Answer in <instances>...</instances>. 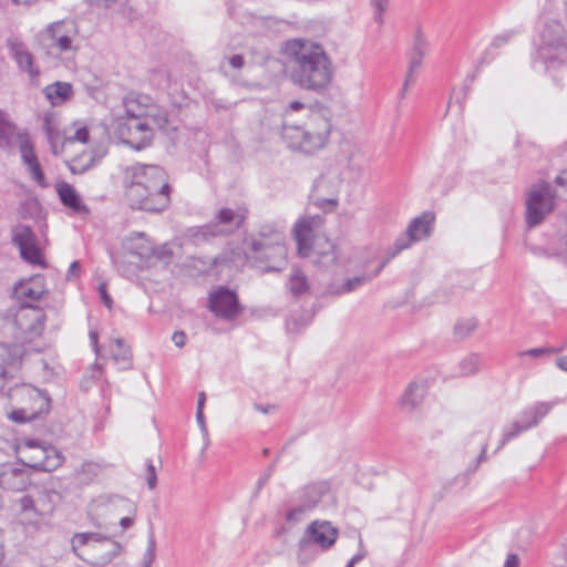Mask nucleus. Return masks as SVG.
I'll return each instance as SVG.
<instances>
[{
  "instance_id": "obj_64",
  "label": "nucleus",
  "mask_w": 567,
  "mask_h": 567,
  "mask_svg": "<svg viewBox=\"0 0 567 567\" xmlns=\"http://www.w3.org/2000/svg\"><path fill=\"white\" fill-rule=\"evenodd\" d=\"M555 184H556L557 186H567V169H566V171L560 172V173L555 177Z\"/></svg>"
},
{
  "instance_id": "obj_48",
  "label": "nucleus",
  "mask_w": 567,
  "mask_h": 567,
  "mask_svg": "<svg viewBox=\"0 0 567 567\" xmlns=\"http://www.w3.org/2000/svg\"><path fill=\"white\" fill-rule=\"evenodd\" d=\"M27 169L28 172L30 173L31 177L40 185V186H45L47 183H45V175H44V172L39 163L35 162L29 166H27Z\"/></svg>"
},
{
  "instance_id": "obj_59",
  "label": "nucleus",
  "mask_w": 567,
  "mask_h": 567,
  "mask_svg": "<svg viewBox=\"0 0 567 567\" xmlns=\"http://www.w3.org/2000/svg\"><path fill=\"white\" fill-rule=\"evenodd\" d=\"M227 60H228L229 65L236 70L241 69L245 64V60L241 54H234V55L229 56Z\"/></svg>"
},
{
  "instance_id": "obj_8",
  "label": "nucleus",
  "mask_w": 567,
  "mask_h": 567,
  "mask_svg": "<svg viewBox=\"0 0 567 567\" xmlns=\"http://www.w3.org/2000/svg\"><path fill=\"white\" fill-rule=\"evenodd\" d=\"M435 216L432 212H423L420 216L413 218L406 230L401 234L394 244L388 248L383 260L380 262V269H383L393 258L403 250L410 248L413 243L424 240L431 236L434 227Z\"/></svg>"
},
{
  "instance_id": "obj_29",
  "label": "nucleus",
  "mask_w": 567,
  "mask_h": 567,
  "mask_svg": "<svg viewBox=\"0 0 567 567\" xmlns=\"http://www.w3.org/2000/svg\"><path fill=\"white\" fill-rule=\"evenodd\" d=\"M286 287L295 299H300L310 291V284L307 275L297 266L291 268Z\"/></svg>"
},
{
  "instance_id": "obj_5",
  "label": "nucleus",
  "mask_w": 567,
  "mask_h": 567,
  "mask_svg": "<svg viewBox=\"0 0 567 567\" xmlns=\"http://www.w3.org/2000/svg\"><path fill=\"white\" fill-rule=\"evenodd\" d=\"M167 117H143L141 114L117 120L115 133L120 141L135 151L148 147L154 138V130L163 128Z\"/></svg>"
},
{
  "instance_id": "obj_22",
  "label": "nucleus",
  "mask_w": 567,
  "mask_h": 567,
  "mask_svg": "<svg viewBox=\"0 0 567 567\" xmlns=\"http://www.w3.org/2000/svg\"><path fill=\"white\" fill-rule=\"evenodd\" d=\"M123 247L127 254L136 257L142 264H151L154 245L144 233H132L126 236Z\"/></svg>"
},
{
  "instance_id": "obj_57",
  "label": "nucleus",
  "mask_w": 567,
  "mask_h": 567,
  "mask_svg": "<svg viewBox=\"0 0 567 567\" xmlns=\"http://www.w3.org/2000/svg\"><path fill=\"white\" fill-rule=\"evenodd\" d=\"M360 550L354 555L346 565V567H354L355 564L360 563L367 556V550L363 548L362 539L359 540Z\"/></svg>"
},
{
  "instance_id": "obj_60",
  "label": "nucleus",
  "mask_w": 567,
  "mask_h": 567,
  "mask_svg": "<svg viewBox=\"0 0 567 567\" xmlns=\"http://www.w3.org/2000/svg\"><path fill=\"white\" fill-rule=\"evenodd\" d=\"M186 333L184 331H175L173 333L172 340L176 347L183 348L186 343Z\"/></svg>"
},
{
  "instance_id": "obj_19",
  "label": "nucleus",
  "mask_w": 567,
  "mask_h": 567,
  "mask_svg": "<svg viewBox=\"0 0 567 567\" xmlns=\"http://www.w3.org/2000/svg\"><path fill=\"white\" fill-rule=\"evenodd\" d=\"M21 466L13 463L0 464V486L12 492L24 491L30 485V474L22 458H18Z\"/></svg>"
},
{
  "instance_id": "obj_62",
  "label": "nucleus",
  "mask_w": 567,
  "mask_h": 567,
  "mask_svg": "<svg viewBox=\"0 0 567 567\" xmlns=\"http://www.w3.org/2000/svg\"><path fill=\"white\" fill-rule=\"evenodd\" d=\"M519 558L516 554H508L504 567H518Z\"/></svg>"
},
{
  "instance_id": "obj_58",
  "label": "nucleus",
  "mask_w": 567,
  "mask_h": 567,
  "mask_svg": "<svg viewBox=\"0 0 567 567\" xmlns=\"http://www.w3.org/2000/svg\"><path fill=\"white\" fill-rule=\"evenodd\" d=\"M196 422H197V424H198L203 435L205 437H207L208 436V429H207V425H206V420H205L204 411H196Z\"/></svg>"
},
{
  "instance_id": "obj_38",
  "label": "nucleus",
  "mask_w": 567,
  "mask_h": 567,
  "mask_svg": "<svg viewBox=\"0 0 567 567\" xmlns=\"http://www.w3.org/2000/svg\"><path fill=\"white\" fill-rule=\"evenodd\" d=\"M513 35H514V31H512V30L505 31L504 33L496 35L493 39L489 48L485 50L482 58L480 59L477 69L482 64L488 63L494 58V55L491 54L492 49H498V48L507 44L511 41V39L513 38Z\"/></svg>"
},
{
  "instance_id": "obj_53",
  "label": "nucleus",
  "mask_w": 567,
  "mask_h": 567,
  "mask_svg": "<svg viewBox=\"0 0 567 567\" xmlns=\"http://www.w3.org/2000/svg\"><path fill=\"white\" fill-rule=\"evenodd\" d=\"M90 138V133L86 126H82L78 128L72 137H66L64 142H80V143H87Z\"/></svg>"
},
{
  "instance_id": "obj_17",
  "label": "nucleus",
  "mask_w": 567,
  "mask_h": 567,
  "mask_svg": "<svg viewBox=\"0 0 567 567\" xmlns=\"http://www.w3.org/2000/svg\"><path fill=\"white\" fill-rule=\"evenodd\" d=\"M339 530L328 520H315L306 529L299 547L305 550L311 543L321 549H330L337 542Z\"/></svg>"
},
{
  "instance_id": "obj_45",
  "label": "nucleus",
  "mask_w": 567,
  "mask_h": 567,
  "mask_svg": "<svg viewBox=\"0 0 567 567\" xmlns=\"http://www.w3.org/2000/svg\"><path fill=\"white\" fill-rule=\"evenodd\" d=\"M95 164H96V161L93 156L85 164H81L80 161L73 159L69 164V169L72 174L82 175L85 172H87L89 169H91L92 167H94Z\"/></svg>"
},
{
  "instance_id": "obj_21",
  "label": "nucleus",
  "mask_w": 567,
  "mask_h": 567,
  "mask_svg": "<svg viewBox=\"0 0 567 567\" xmlns=\"http://www.w3.org/2000/svg\"><path fill=\"white\" fill-rule=\"evenodd\" d=\"M7 48L19 69L22 72H27L31 79H35L39 76L40 71L34 66L33 55L27 49V45L18 38H8Z\"/></svg>"
},
{
  "instance_id": "obj_47",
  "label": "nucleus",
  "mask_w": 567,
  "mask_h": 567,
  "mask_svg": "<svg viewBox=\"0 0 567 567\" xmlns=\"http://www.w3.org/2000/svg\"><path fill=\"white\" fill-rule=\"evenodd\" d=\"M563 349H564V347H560V348H549V347L548 348H533V349L519 352V355L520 357L528 355L532 358H539L545 354L560 352Z\"/></svg>"
},
{
  "instance_id": "obj_10",
  "label": "nucleus",
  "mask_w": 567,
  "mask_h": 567,
  "mask_svg": "<svg viewBox=\"0 0 567 567\" xmlns=\"http://www.w3.org/2000/svg\"><path fill=\"white\" fill-rule=\"evenodd\" d=\"M172 187L169 184H163L156 188L147 186H126L125 198L132 209L144 210L147 213H162L171 204Z\"/></svg>"
},
{
  "instance_id": "obj_14",
  "label": "nucleus",
  "mask_w": 567,
  "mask_h": 567,
  "mask_svg": "<svg viewBox=\"0 0 567 567\" xmlns=\"http://www.w3.org/2000/svg\"><path fill=\"white\" fill-rule=\"evenodd\" d=\"M73 25L64 21H58L49 24L45 31L40 35L41 45L53 54L70 51L72 49Z\"/></svg>"
},
{
  "instance_id": "obj_63",
  "label": "nucleus",
  "mask_w": 567,
  "mask_h": 567,
  "mask_svg": "<svg viewBox=\"0 0 567 567\" xmlns=\"http://www.w3.org/2000/svg\"><path fill=\"white\" fill-rule=\"evenodd\" d=\"M555 184H556L557 186H567V169H566V171L560 172V173L555 177Z\"/></svg>"
},
{
  "instance_id": "obj_51",
  "label": "nucleus",
  "mask_w": 567,
  "mask_h": 567,
  "mask_svg": "<svg viewBox=\"0 0 567 567\" xmlns=\"http://www.w3.org/2000/svg\"><path fill=\"white\" fill-rule=\"evenodd\" d=\"M278 462V458H276L265 471V473L258 478L256 484V492L255 495L259 493V491L264 487V485L269 481L272 473L275 472L276 464Z\"/></svg>"
},
{
  "instance_id": "obj_26",
  "label": "nucleus",
  "mask_w": 567,
  "mask_h": 567,
  "mask_svg": "<svg viewBox=\"0 0 567 567\" xmlns=\"http://www.w3.org/2000/svg\"><path fill=\"white\" fill-rule=\"evenodd\" d=\"M40 458L31 457L24 465L35 471L52 472L64 462V456L52 446L40 449Z\"/></svg>"
},
{
  "instance_id": "obj_55",
  "label": "nucleus",
  "mask_w": 567,
  "mask_h": 567,
  "mask_svg": "<svg viewBox=\"0 0 567 567\" xmlns=\"http://www.w3.org/2000/svg\"><path fill=\"white\" fill-rule=\"evenodd\" d=\"M20 506L22 512L33 511L37 514L35 497L31 495H24L20 499Z\"/></svg>"
},
{
  "instance_id": "obj_52",
  "label": "nucleus",
  "mask_w": 567,
  "mask_h": 567,
  "mask_svg": "<svg viewBox=\"0 0 567 567\" xmlns=\"http://www.w3.org/2000/svg\"><path fill=\"white\" fill-rule=\"evenodd\" d=\"M371 3L373 8L375 9L374 12V20L382 24L383 23V12L386 10L389 0H371Z\"/></svg>"
},
{
  "instance_id": "obj_44",
  "label": "nucleus",
  "mask_w": 567,
  "mask_h": 567,
  "mask_svg": "<svg viewBox=\"0 0 567 567\" xmlns=\"http://www.w3.org/2000/svg\"><path fill=\"white\" fill-rule=\"evenodd\" d=\"M152 259H156L165 265H168L172 262L173 259V250L171 249L168 244H164L159 247H154Z\"/></svg>"
},
{
  "instance_id": "obj_46",
  "label": "nucleus",
  "mask_w": 567,
  "mask_h": 567,
  "mask_svg": "<svg viewBox=\"0 0 567 567\" xmlns=\"http://www.w3.org/2000/svg\"><path fill=\"white\" fill-rule=\"evenodd\" d=\"M155 550H156V542L154 535L151 534L147 540V547L144 554L143 565L142 567H151L152 563L155 559Z\"/></svg>"
},
{
  "instance_id": "obj_24",
  "label": "nucleus",
  "mask_w": 567,
  "mask_h": 567,
  "mask_svg": "<svg viewBox=\"0 0 567 567\" xmlns=\"http://www.w3.org/2000/svg\"><path fill=\"white\" fill-rule=\"evenodd\" d=\"M23 348L17 343H0V392L7 382L6 367H18L21 363Z\"/></svg>"
},
{
  "instance_id": "obj_11",
  "label": "nucleus",
  "mask_w": 567,
  "mask_h": 567,
  "mask_svg": "<svg viewBox=\"0 0 567 567\" xmlns=\"http://www.w3.org/2000/svg\"><path fill=\"white\" fill-rule=\"evenodd\" d=\"M557 194L548 182L534 185L526 197L525 220L528 228L539 226L555 209Z\"/></svg>"
},
{
  "instance_id": "obj_20",
  "label": "nucleus",
  "mask_w": 567,
  "mask_h": 567,
  "mask_svg": "<svg viewBox=\"0 0 567 567\" xmlns=\"http://www.w3.org/2000/svg\"><path fill=\"white\" fill-rule=\"evenodd\" d=\"M257 240L268 244L272 251V257L282 260L288 256V249L285 244V233L274 223H266L259 226L257 235H252Z\"/></svg>"
},
{
  "instance_id": "obj_12",
  "label": "nucleus",
  "mask_w": 567,
  "mask_h": 567,
  "mask_svg": "<svg viewBox=\"0 0 567 567\" xmlns=\"http://www.w3.org/2000/svg\"><path fill=\"white\" fill-rule=\"evenodd\" d=\"M207 309L224 321L236 320L244 312L237 292L227 286H217L208 292Z\"/></svg>"
},
{
  "instance_id": "obj_16",
  "label": "nucleus",
  "mask_w": 567,
  "mask_h": 567,
  "mask_svg": "<svg viewBox=\"0 0 567 567\" xmlns=\"http://www.w3.org/2000/svg\"><path fill=\"white\" fill-rule=\"evenodd\" d=\"M12 244L19 248L20 256L31 265L45 266L37 236L28 225H17L12 228Z\"/></svg>"
},
{
  "instance_id": "obj_4",
  "label": "nucleus",
  "mask_w": 567,
  "mask_h": 567,
  "mask_svg": "<svg viewBox=\"0 0 567 567\" xmlns=\"http://www.w3.org/2000/svg\"><path fill=\"white\" fill-rule=\"evenodd\" d=\"M248 216V209L243 206L237 208L223 207L214 219L205 225L190 227L186 230V236L195 244L199 245L212 238L231 235L240 229Z\"/></svg>"
},
{
  "instance_id": "obj_15",
  "label": "nucleus",
  "mask_w": 567,
  "mask_h": 567,
  "mask_svg": "<svg viewBox=\"0 0 567 567\" xmlns=\"http://www.w3.org/2000/svg\"><path fill=\"white\" fill-rule=\"evenodd\" d=\"M247 250L246 257L256 266H262V272H279L287 265V256L282 260L274 258L272 251L265 241L257 240L254 236H247L244 240Z\"/></svg>"
},
{
  "instance_id": "obj_40",
  "label": "nucleus",
  "mask_w": 567,
  "mask_h": 567,
  "mask_svg": "<svg viewBox=\"0 0 567 567\" xmlns=\"http://www.w3.org/2000/svg\"><path fill=\"white\" fill-rule=\"evenodd\" d=\"M482 365L481 357L476 353H471L460 362V375L470 377L478 372Z\"/></svg>"
},
{
  "instance_id": "obj_56",
  "label": "nucleus",
  "mask_w": 567,
  "mask_h": 567,
  "mask_svg": "<svg viewBox=\"0 0 567 567\" xmlns=\"http://www.w3.org/2000/svg\"><path fill=\"white\" fill-rule=\"evenodd\" d=\"M44 291L42 289L24 286L21 288V293L31 300H39Z\"/></svg>"
},
{
  "instance_id": "obj_37",
  "label": "nucleus",
  "mask_w": 567,
  "mask_h": 567,
  "mask_svg": "<svg viewBox=\"0 0 567 567\" xmlns=\"http://www.w3.org/2000/svg\"><path fill=\"white\" fill-rule=\"evenodd\" d=\"M477 326L475 318L460 319L454 326V338L458 341L465 340L477 329Z\"/></svg>"
},
{
  "instance_id": "obj_23",
  "label": "nucleus",
  "mask_w": 567,
  "mask_h": 567,
  "mask_svg": "<svg viewBox=\"0 0 567 567\" xmlns=\"http://www.w3.org/2000/svg\"><path fill=\"white\" fill-rule=\"evenodd\" d=\"M227 261V258L223 255L215 256L213 258L205 257H187L181 265L182 271L185 275L197 278L209 275L212 270Z\"/></svg>"
},
{
  "instance_id": "obj_30",
  "label": "nucleus",
  "mask_w": 567,
  "mask_h": 567,
  "mask_svg": "<svg viewBox=\"0 0 567 567\" xmlns=\"http://www.w3.org/2000/svg\"><path fill=\"white\" fill-rule=\"evenodd\" d=\"M43 94L53 106H59L73 96V87L71 83L56 81L47 85Z\"/></svg>"
},
{
  "instance_id": "obj_33",
  "label": "nucleus",
  "mask_w": 567,
  "mask_h": 567,
  "mask_svg": "<svg viewBox=\"0 0 567 567\" xmlns=\"http://www.w3.org/2000/svg\"><path fill=\"white\" fill-rule=\"evenodd\" d=\"M60 495L55 491H39L35 496L37 515L48 516L54 511L55 502Z\"/></svg>"
},
{
  "instance_id": "obj_6",
  "label": "nucleus",
  "mask_w": 567,
  "mask_h": 567,
  "mask_svg": "<svg viewBox=\"0 0 567 567\" xmlns=\"http://www.w3.org/2000/svg\"><path fill=\"white\" fill-rule=\"evenodd\" d=\"M9 396L23 403L21 408L13 409L8 417L19 424L42 419L50 412L51 398L45 390L27 384L10 389Z\"/></svg>"
},
{
  "instance_id": "obj_28",
  "label": "nucleus",
  "mask_w": 567,
  "mask_h": 567,
  "mask_svg": "<svg viewBox=\"0 0 567 567\" xmlns=\"http://www.w3.org/2000/svg\"><path fill=\"white\" fill-rule=\"evenodd\" d=\"M554 405L555 402H536L524 409L519 414V419L529 430L537 426L539 422L549 414Z\"/></svg>"
},
{
  "instance_id": "obj_1",
  "label": "nucleus",
  "mask_w": 567,
  "mask_h": 567,
  "mask_svg": "<svg viewBox=\"0 0 567 567\" xmlns=\"http://www.w3.org/2000/svg\"><path fill=\"white\" fill-rule=\"evenodd\" d=\"M291 80L301 89L321 92L330 84L333 66L322 45L295 39L287 43Z\"/></svg>"
},
{
  "instance_id": "obj_39",
  "label": "nucleus",
  "mask_w": 567,
  "mask_h": 567,
  "mask_svg": "<svg viewBox=\"0 0 567 567\" xmlns=\"http://www.w3.org/2000/svg\"><path fill=\"white\" fill-rule=\"evenodd\" d=\"M41 210L39 200L34 197H29L20 202L18 206V215L21 219L35 218Z\"/></svg>"
},
{
  "instance_id": "obj_2",
  "label": "nucleus",
  "mask_w": 567,
  "mask_h": 567,
  "mask_svg": "<svg viewBox=\"0 0 567 567\" xmlns=\"http://www.w3.org/2000/svg\"><path fill=\"white\" fill-rule=\"evenodd\" d=\"M313 235V218L302 217L293 227V238L297 252L302 258H309L316 266L329 268L336 264L338 252L336 245L326 237H318L311 243Z\"/></svg>"
},
{
  "instance_id": "obj_49",
  "label": "nucleus",
  "mask_w": 567,
  "mask_h": 567,
  "mask_svg": "<svg viewBox=\"0 0 567 567\" xmlns=\"http://www.w3.org/2000/svg\"><path fill=\"white\" fill-rule=\"evenodd\" d=\"M470 90H471V86L470 84H464L463 83V86L462 89L460 90V92H456L455 90H453L452 94H451V97H450V102H449V105H447V109L450 107L452 101L454 100L458 105L462 109L463 107V104L470 93Z\"/></svg>"
},
{
  "instance_id": "obj_41",
  "label": "nucleus",
  "mask_w": 567,
  "mask_h": 567,
  "mask_svg": "<svg viewBox=\"0 0 567 567\" xmlns=\"http://www.w3.org/2000/svg\"><path fill=\"white\" fill-rule=\"evenodd\" d=\"M528 429L524 424V422L519 419L517 421H514L508 429H504L502 439L499 441V444L495 451L497 453L499 450H502L507 442L517 437L520 433L524 431H527Z\"/></svg>"
},
{
  "instance_id": "obj_61",
  "label": "nucleus",
  "mask_w": 567,
  "mask_h": 567,
  "mask_svg": "<svg viewBox=\"0 0 567 567\" xmlns=\"http://www.w3.org/2000/svg\"><path fill=\"white\" fill-rule=\"evenodd\" d=\"M99 292H100V296H101V299H102L103 303L107 308H111L113 301H112V298L110 297V295L107 293V290H106V287H105L104 284L99 286Z\"/></svg>"
},
{
  "instance_id": "obj_3",
  "label": "nucleus",
  "mask_w": 567,
  "mask_h": 567,
  "mask_svg": "<svg viewBox=\"0 0 567 567\" xmlns=\"http://www.w3.org/2000/svg\"><path fill=\"white\" fill-rule=\"evenodd\" d=\"M71 547L76 557L92 565L110 563L122 549L120 543L100 532L73 534Z\"/></svg>"
},
{
  "instance_id": "obj_43",
  "label": "nucleus",
  "mask_w": 567,
  "mask_h": 567,
  "mask_svg": "<svg viewBox=\"0 0 567 567\" xmlns=\"http://www.w3.org/2000/svg\"><path fill=\"white\" fill-rule=\"evenodd\" d=\"M44 131L47 134L48 142L51 146V152L53 155H59V142H60V132L50 125L49 122L45 123Z\"/></svg>"
},
{
  "instance_id": "obj_36",
  "label": "nucleus",
  "mask_w": 567,
  "mask_h": 567,
  "mask_svg": "<svg viewBox=\"0 0 567 567\" xmlns=\"http://www.w3.org/2000/svg\"><path fill=\"white\" fill-rule=\"evenodd\" d=\"M16 128L17 126L8 120L7 114L0 110V148L10 147Z\"/></svg>"
},
{
  "instance_id": "obj_42",
  "label": "nucleus",
  "mask_w": 567,
  "mask_h": 567,
  "mask_svg": "<svg viewBox=\"0 0 567 567\" xmlns=\"http://www.w3.org/2000/svg\"><path fill=\"white\" fill-rule=\"evenodd\" d=\"M382 270L383 269H380V266H379L373 272H371L369 275L355 276L353 278L348 279L339 292L346 293V292H350V291L358 289L362 285L371 281L373 278L379 276V274Z\"/></svg>"
},
{
  "instance_id": "obj_34",
  "label": "nucleus",
  "mask_w": 567,
  "mask_h": 567,
  "mask_svg": "<svg viewBox=\"0 0 567 567\" xmlns=\"http://www.w3.org/2000/svg\"><path fill=\"white\" fill-rule=\"evenodd\" d=\"M112 359L121 369H127L131 365V349L125 346L123 339H115L110 346Z\"/></svg>"
},
{
  "instance_id": "obj_32",
  "label": "nucleus",
  "mask_w": 567,
  "mask_h": 567,
  "mask_svg": "<svg viewBox=\"0 0 567 567\" xmlns=\"http://www.w3.org/2000/svg\"><path fill=\"white\" fill-rule=\"evenodd\" d=\"M426 394V386L423 383L411 382L402 396V405L410 410L416 408Z\"/></svg>"
},
{
  "instance_id": "obj_13",
  "label": "nucleus",
  "mask_w": 567,
  "mask_h": 567,
  "mask_svg": "<svg viewBox=\"0 0 567 567\" xmlns=\"http://www.w3.org/2000/svg\"><path fill=\"white\" fill-rule=\"evenodd\" d=\"M124 183L125 187L141 184V186H147L153 189L163 184H169L168 176L163 167L145 164H135L127 167Z\"/></svg>"
},
{
  "instance_id": "obj_35",
  "label": "nucleus",
  "mask_w": 567,
  "mask_h": 567,
  "mask_svg": "<svg viewBox=\"0 0 567 567\" xmlns=\"http://www.w3.org/2000/svg\"><path fill=\"white\" fill-rule=\"evenodd\" d=\"M17 137L19 140V151L21 155L22 163L24 166H29L35 162H38L37 154L34 152L33 144L31 140L29 138V135L27 132H20L17 134Z\"/></svg>"
},
{
  "instance_id": "obj_9",
  "label": "nucleus",
  "mask_w": 567,
  "mask_h": 567,
  "mask_svg": "<svg viewBox=\"0 0 567 567\" xmlns=\"http://www.w3.org/2000/svg\"><path fill=\"white\" fill-rule=\"evenodd\" d=\"M330 134V124L328 121L322 120V127L320 131H311L298 125H282L281 137L287 146L293 151H299L305 154H313L322 148Z\"/></svg>"
},
{
  "instance_id": "obj_27",
  "label": "nucleus",
  "mask_w": 567,
  "mask_h": 567,
  "mask_svg": "<svg viewBox=\"0 0 567 567\" xmlns=\"http://www.w3.org/2000/svg\"><path fill=\"white\" fill-rule=\"evenodd\" d=\"M427 50V41L423 37L422 32L417 30L414 35L413 47L409 52V69H408V82L415 81V73L422 65L423 58Z\"/></svg>"
},
{
  "instance_id": "obj_7",
  "label": "nucleus",
  "mask_w": 567,
  "mask_h": 567,
  "mask_svg": "<svg viewBox=\"0 0 567 567\" xmlns=\"http://www.w3.org/2000/svg\"><path fill=\"white\" fill-rule=\"evenodd\" d=\"M534 61L542 62L547 69L567 62V38L559 22L553 21L545 25Z\"/></svg>"
},
{
  "instance_id": "obj_50",
  "label": "nucleus",
  "mask_w": 567,
  "mask_h": 567,
  "mask_svg": "<svg viewBox=\"0 0 567 567\" xmlns=\"http://www.w3.org/2000/svg\"><path fill=\"white\" fill-rule=\"evenodd\" d=\"M146 483L150 489H154L157 486L156 467L152 460L146 461Z\"/></svg>"
},
{
  "instance_id": "obj_54",
  "label": "nucleus",
  "mask_w": 567,
  "mask_h": 567,
  "mask_svg": "<svg viewBox=\"0 0 567 567\" xmlns=\"http://www.w3.org/2000/svg\"><path fill=\"white\" fill-rule=\"evenodd\" d=\"M29 308L34 315V317H33L34 323L27 327L25 329H28L30 331H35L38 329L35 324H38L39 328L42 329L44 326L45 316L35 307H29Z\"/></svg>"
},
{
  "instance_id": "obj_31",
  "label": "nucleus",
  "mask_w": 567,
  "mask_h": 567,
  "mask_svg": "<svg viewBox=\"0 0 567 567\" xmlns=\"http://www.w3.org/2000/svg\"><path fill=\"white\" fill-rule=\"evenodd\" d=\"M147 96L140 97H125L124 99V107H125V116L131 117L133 115H138L143 117H166L164 112L157 111V113H153L148 111L147 105L143 101H147Z\"/></svg>"
},
{
  "instance_id": "obj_18",
  "label": "nucleus",
  "mask_w": 567,
  "mask_h": 567,
  "mask_svg": "<svg viewBox=\"0 0 567 567\" xmlns=\"http://www.w3.org/2000/svg\"><path fill=\"white\" fill-rule=\"evenodd\" d=\"M330 489L327 481L315 482L306 485L300 492V504L290 508L286 518L288 520H297L303 513L315 508Z\"/></svg>"
},
{
  "instance_id": "obj_25",
  "label": "nucleus",
  "mask_w": 567,
  "mask_h": 567,
  "mask_svg": "<svg viewBox=\"0 0 567 567\" xmlns=\"http://www.w3.org/2000/svg\"><path fill=\"white\" fill-rule=\"evenodd\" d=\"M56 193L61 203L70 208L75 214L89 215L90 208L83 203L76 189L66 182H61L55 185Z\"/></svg>"
}]
</instances>
